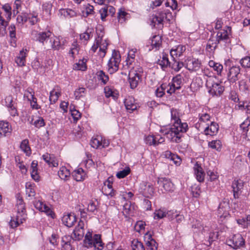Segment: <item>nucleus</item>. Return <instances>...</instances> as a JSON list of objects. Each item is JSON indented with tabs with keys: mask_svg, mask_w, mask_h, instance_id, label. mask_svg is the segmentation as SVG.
<instances>
[{
	"mask_svg": "<svg viewBox=\"0 0 250 250\" xmlns=\"http://www.w3.org/2000/svg\"><path fill=\"white\" fill-rule=\"evenodd\" d=\"M171 122L173 124L171 130L167 133V137L172 142L176 143L181 141V138L184 133L186 132L188 128L187 123H182L179 118L178 113L175 109L171 110Z\"/></svg>",
	"mask_w": 250,
	"mask_h": 250,
	"instance_id": "1",
	"label": "nucleus"
},
{
	"mask_svg": "<svg viewBox=\"0 0 250 250\" xmlns=\"http://www.w3.org/2000/svg\"><path fill=\"white\" fill-rule=\"evenodd\" d=\"M34 39L42 43V45L51 47H59L60 45L58 39H54L50 31L37 32Z\"/></svg>",
	"mask_w": 250,
	"mask_h": 250,
	"instance_id": "2",
	"label": "nucleus"
},
{
	"mask_svg": "<svg viewBox=\"0 0 250 250\" xmlns=\"http://www.w3.org/2000/svg\"><path fill=\"white\" fill-rule=\"evenodd\" d=\"M83 244L87 248H94L95 250H102L104 244L101 240L99 234H93L91 232L88 231L84 237Z\"/></svg>",
	"mask_w": 250,
	"mask_h": 250,
	"instance_id": "3",
	"label": "nucleus"
},
{
	"mask_svg": "<svg viewBox=\"0 0 250 250\" xmlns=\"http://www.w3.org/2000/svg\"><path fill=\"white\" fill-rule=\"evenodd\" d=\"M121 60V55L119 51L115 49L113 50L112 57L107 63L108 71L110 74L114 73L118 71Z\"/></svg>",
	"mask_w": 250,
	"mask_h": 250,
	"instance_id": "4",
	"label": "nucleus"
},
{
	"mask_svg": "<svg viewBox=\"0 0 250 250\" xmlns=\"http://www.w3.org/2000/svg\"><path fill=\"white\" fill-rule=\"evenodd\" d=\"M172 18V14L167 10L159 11L155 16H152L151 24L154 26L157 24L160 25L159 27H163V22L165 19L167 21H170Z\"/></svg>",
	"mask_w": 250,
	"mask_h": 250,
	"instance_id": "5",
	"label": "nucleus"
},
{
	"mask_svg": "<svg viewBox=\"0 0 250 250\" xmlns=\"http://www.w3.org/2000/svg\"><path fill=\"white\" fill-rule=\"evenodd\" d=\"M207 86L209 88V93L212 96H220L224 91L222 82H215L213 80H209L207 82Z\"/></svg>",
	"mask_w": 250,
	"mask_h": 250,
	"instance_id": "6",
	"label": "nucleus"
},
{
	"mask_svg": "<svg viewBox=\"0 0 250 250\" xmlns=\"http://www.w3.org/2000/svg\"><path fill=\"white\" fill-rule=\"evenodd\" d=\"M229 202L227 201H223L221 202L218 207L217 213L218 217L219 218L220 221L224 223L226 219L229 217Z\"/></svg>",
	"mask_w": 250,
	"mask_h": 250,
	"instance_id": "7",
	"label": "nucleus"
},
{
	"mask_svg": "<svg viewBox=\"0 0 250 250\" xmlns=\"http://www.w3.org/2000/svg\"><path fill=\"white\" fill-rule=\"evenodd\" d=\"M228 245L234 249H238L245 246V241L240 234H236L227 241Z\"/></svg>",
	"mask_w": 250,
	"mask_h": 250,
	"instance_id": "8",
	"label": "nucleus"
},
{
	"mask_svg": "<svg viewBox=\"0 0 250 250\" xmlns=\"http://www.w3.org/2000/svg\"><path fill=\"white\" fill-rule=\"evenodd\" d=\"M143 69L142 68H138V71H133L129 73V82L131 88L134 89L136 88L139 82L140 81Z\"/></svg>",
	"mask_w": 250,
	"mask_h": 250,
	"instance_id": "9",
	"label": "nucleus"
},
{
	"mask_svg": "<svg viewBox=\"0 0 250 250\" xmlns=\"http://www.w3.org/2000/svg\"><path fill=\"white\" fill-rule=\"evenodd\" d=\"M138 190L140 194L146 197H149L154 193V188L152 185L146 182L140 183Z\"/></svg>",
	"mask_w": 250,
	"mask_h": 250,
	"instance_id": "10",
	"label": "nucleus"
},
{
	"mask_svg": "<svg viewBox=\"0 0 250 250\" xmlns=\"http://www.w3.org/2000/svg\"><path fill=\"white\" fill-rule=\"evenodd\" d=\"M5 104L7 107L10 114L12 116L18 115V113L16 107V103L14 100L12 96L9 95L6 97L5 99Z\"/></svg>",
	"mask_w": 250,
	"mask_h": 250,
	"instance_id": "11",
	"label": "nucleus"
},
{
	"mask_svg": "<svg viewBox=\"0 0 250 250\" xmlns=\"http://www.w3.org/2000/svg\"><path fill=\"white\" fill-rule=\"evenodd\" d=\"M186 68L190 71H196L200 69L201 62L198 59L188 58L185 61Z\"/></svg>",
	"mask_w": 250,
	"mask_h": 250,
	"instance_id": "12",
	"label": "nucleus"
},
{
	"mask_svg": "<svg viewBox=\"0 0 250 250\" xmlns=\"http://www.w3.org/2000/svg\"><path fill=\"white\" fill-rule=\"evenodd\" d=\"M109 144V141L104 139L101 136H97L96 137L93 138L90 142L91 146L96 149L107 146Z\"/></svg>",
	"mask_w": 250,
	"mask_h": 250,
	"instance_id": "13",
	"label": "nucleus"
},
{
	"mask_svg": "<svg viewBox=\"0 0 250 250\" xmlns=\"http://www.w3.org/2000/svg\"><path fill=\"white\" fill-rule=\"evenodd\" d=\"M103 193L107 196L113 197L116 194V191L112 188V179L108 178L104 182L102 188Z\"/></svg>",
	"mask_w": 250,
	"mask_h": 250,
	"instance_id": "14",
	"label": "nucleus"
},
{
	"mask_svg": "<svg viewBox=\"0 0 250 250\" xmlns=\"http://www.w3.org/2000/svg\"><path fill=\"white\" fill-rule=\"evenodd\" d=\"M157 183L160 186L163 187L164 190L166 191L171 192L174 189L173 184L170 179L166 178H158Z\"/></svg>",
	"mask_w": 250,
	"mask_h": 250,
	"instance_id": "15",
	"label": "nucleus"
},
{
	"mask_svg": "<svg viewBox=\"0 0 250 250\" xmlns=\"http://www.w3.org/2000/svg\"><path fill=\"white\" fill-rule=\"evenodd\" d=\"M35 207L39 210L45 212L48 216L53 218V213L50 208L46 204L40 200L36 201L34 203Z\"/></svg>",
	"mask_w": 250,
	"mask_h": 250,
	"instance_id": "16",
	"label": "nucleus"
},
{
	"mask_svg": "<svg viewBox=\"0 0 250 250\" xmlns=\"http://www.w3.org/2000/svg\"><path fill=\"white\" fill-rule=\"evenodd\" d=\"M84 223L82 221H80L78 226L75 228L73 231V238L75 241L76 240H81L84 235Z\"/></svg>",
	"mask_w": 250,
	"mask_h": 250,
	"instance_id": "17",
	"label": "nucleus"
},
{
	"mask_svg": "<svg viewBox=\"0 0 250 250\" xmlns=\"http://www.w3.org/2000/svg\"><path fill=\"white\" fill-rule=\"evenodd\" d=\"M62 250H72L73 244L75 243L72 236L65 235L62 237Z\"/></svg>",
	"mask_w": 250,
	"mask_h": 250,
	"instance_id": "18",
	"label": "nucleus"
},
{
	"mask_svg": "<svg viewBox=\"0 0 250 250\" xmlns=\"http://www.w3.org/2000/svg\"><path fill=\"white\" fill-rule=\"evenodd\" d=\"M193 170L197 180L199 182H203L205 179V173L201 165L196 162L193 167Z\"/></svg>",
	"mask_w": 250,
	"mask_h": 250,
	"instance_id": "19",
	"label": "nucleus"
},
{
	"mask_svg": "<svg viewBox=\"0 0 250 250\" xmlns=\"http://www.w3.org/2000/svg\"><path fill=\"white\" fill-rule=\"evenodd\" d=\"M240 68L239 66H234L231 67L229 70L228 75L229 80L231 83H234L239 79L238 76L240 74Z\"/></svg>",
	"mask_w": 250,
	"mask_h": 250,
	"instance_id": "20",
	"label": "nucleus"
},
{
	"mask_svg": "<svg viewBox=\"0 0 250 250\" xmlns=\"http://www.w3.org/2000/svg\"><path fill=\"white\" fill-rule=\"evenodd\" d=\"M244 187V182L241 180H234L232 184L233 196L235 198H238Z\"/></svg>",
	"mask_w": 250,
	"mask_h": 250,
	"instance_id": "21",
	"label": "nucleus"
},
{
	"mask_svg": "<svg viewBox=\"0 0 250 250\" xmlns=\"http://www.w3.org/2000/svg\"><path fill=\"white\" fill-rule=\"evenodd\" d=\"M26 217V214H18L16 217H13L9 222V225L10 227L13 228H16L20 224L23 223V222L25 220V218Z\"/></svg>",
	"mask_w": 250,
	"mask_h": 250,
	"instance_id": "22",
	"label": "nucleus"
},
{
	"mask_svg": "<svg viewBox=\"0 0 250 250\" xmlns=\"http://www.w3.org/2000/svg\"><path fill=\"white\" fill-rule=\"evenodd\" d=\"M11 131V126L9 123L0 121V137L9 135Z\"/></svg>",
	"mask_w": 250,
	"mask_h": 250,
	"instance_id": "23",
	"label": "nucleus"
},
{
	"mask_svg": "<svg viewBox=\"0 0 250 250\" xmlns=\"http://www.w3.org/2000/svg\"><path fill=\"white\" fill-rule=\"evenodd\" d=\"M199 121L198 123L196 124V126L197 127H200L201 125H202L204 124H206L207 125L209 124V123L211 122V116L210 115L204 111H202L201 113H199L198 115Z\"/></svg>",
	"mask_w": 250,
	"mask_h": 250,
	"instance_id": "24",
	"label": "nucleus"
},
{
	"mask_svg": "<svg viewBox=\"0 0 250 250\" xmlns=\"http://www.w3.org/2000/svg\"><path fill=\"white\" fill-rule=\"evenodd\" d=\"M210 123V125H208V126L205 128L204 132L206 135H209L212 136L216 134L218 132L219 125L214 122L211 121Z\"/></svg>",
	"mask_w": 250,
	"mask_h": 250,
	"instance_id": "25",
	"label": "nucleus"
},
{
	"mask_svg": "<svg viewBox=\"0 0 250 250\" xmlns=\"http://www.w3.org/2000/svg\"><path fill=\"white\" fill-rule=\"evenodd\" d=\"M125 105L127 110L129 112H132L137 108V105L135 103V99L132 97H128L124 101Z\"/></svg>",
	"mask_w": 250,
	"mask_h": 250,
	"instance_id": "26",
	"label": "nucleus"
},
{
	"mask_svg": "<svg viewBox=\"0 0 250 250\" xmlns=\"http://www.w3.org/2000/svg\"><path fill=\"white\" fill-rule=\"evenodd\" d=\"M28 50L26 48L22 49L20 51L19 54L15 59V62L19 66H23L25 64V58L26 57Z\"/></svg>",
	"mask_w": 250,
	"mask_h": 250,
	"instance_id": "27",
	"label": "nucleus"
},
{
	"mask_svg": "<svg viewBox=\"0 0 250 250\" xmlns=\"http://www.w3.org/2000/svg\"><path fill=\"white\" fill-rule=\"evenodd\" d=\"M63 224L68 227H72L76 222V216L74 214H67L64 215L62 218Z\"/></svg>",
	"mask_w": 250,
	"mask_h": 250,
	"instance_id": "28",
	"label": "nucleus"
},
{
	"mask_svg": "<svg viewBox=\"0 0 250 250\" xmlns=\"http://www.w3.org/2000/svg\"><path fill=\"white\" fill-rule=\"evenodd\" d=\"M42 158L50 167H56L58 166V162L53 155L46 153L42 156Z\"/></svg>",
	"mask_w": 250,
	"mask_h": 250,
	"instance_id": "29",
	"label": "nucleus"
},
{
	"mask_svg": "<svg viewBox=\"0 0 250 250\" xmlns=\"http://www.w3.org/2000/svg\"><path fill=\"white\" fill-rule=\"evenodd\" d=\"M17 213L22 215L25 214V208L24 203L22 197L20 194L16 195Z\"/></svg>",
	"mask_w": 250,
	"mask_h": 250,
	"instance_id": "30",
	"label": "nucleus"
},
{
	"mask_svg": "<svg viewBox=\"0 0 250 250\" xmlns=\"http://www.w3.org/2000/svg\"><path fill=\"white\" fill-rule=\"evenodd\" d=\"M72 175L76 181L79 182L85 179L86 173L82 168L80 167L74 170Z\"/></svg>",
	"mask_w": 250,
	"mask_h": 250,
	"instance_id": "31",
	"label": "nucleus"
},
{
	"mask_svg": "<svg viewBox=\"0 0 250 250\" xmlns=\"http://www.w3.org/2000/svg\"><path fill=\"white\" fill-rule=\"evenodd\" d=\"M164 155L167 159L172 161L176 166H179L181 163V159L177 155L172 153L171 151L167 150L164 152Z\"/></svg>",
	"mask_w": 250,
	"mask_h": 250,
	"instance_id": "32",
	"label": "nucleus"
},
{
	"mask_svg": "<svg viewBox=\"0 0 250 250\" xmlns=\"http://www.w3.org/2000/svg\"><path fill=\"white\" fill-rule=\"evenodd\" d=\"M192 228L195 229H197L196 232H199L202 233L205 232L207 230H208V228L206 226H204V225L200 220H194L192 222Z\"/></svg>",
	"mask_w": 250,
	"mask_h": 250,
	"instance_id": "33",
	"label": "nucleus"
},
{
	"mask_svg": "<svg viewBox=\"0 0 250 250\" xmlns=\"http://www.w3.org/2000/svg\"><path fill=\"white\" fill-rule=\"evenodd\" d=\"M159 64L161 68L165 70L167 66H170V62L168 59V55L166 52H163L160 59L158 61Z\"/></svg>",
	"mask_w": 250,
	"mask_h": 250,
	"instance_id": "34",
	"label": "nucleus"
},
{
	"mask_svg": "<svg viewBox=\"0 0 250 250\" xmlns=\"http://www.w3.org/2000/svg\"><path fill=\"white\" fill-rule=\"evenodd\" d=\"M134 206L130 201H127L123 206V213L125 217L133 213Z\"/></svg>",
	"mask_w": 250,
	"mask_h": 250,
	"instance_id": "35",
	"label": "nucleus"
},
{
	"mask_svg": "<svg viewBox=\"0 0 250 250\" xmlns=\"http://www.w3.org/2000/svg\"><path fill=\"white\" fill-rule=\"evenodd\" d=\"M86 62L87 60L85 59L80 60L78 62L74 64L73 67V69L76 70L85 71L87 69Z\"/></svg>",
	"mask_w": 250,
	"mask_h": 250,
	"instance_id": "36",
	"label": "nucleus"
},
{
	"mask_svg": "<svg viewBox=\"0 0 250 250\" xmlns=\"http://www.w3.org/2000/svg\"><path fill=\"white\" fill-rule=\"evenodd\" d=\"M59 176L62 180H67L70 176V171L65 167H62L58 172Z\"/></svg>",
	"mask_w": 250,
	"mask_h": 250,
	"instance_id": "37",
	"label": "nucleus"
},
{
	"mask_svg": "<svg viewBox=\"0 0 250 250\" xmlns=\"http://www.w3.org/2000/svg\"><path fill=\"white\" fill-rule=\"evenodd\" d=\"M104 92L106 98L112 97L114 99H116L118 98V94L110 86H105L104 88Z\"/></svg>",
	"mask_w": 250,
	"mask_h": 250,
	"instance_id": "38",
	"label": "nucleus"
},
{
	"mask_svg": "<svg viewBox=\"0 0 250 250\" xmlns=\"http://www.w3.org/2000/svg\"><path fill=\"white\" fill-rule=\"evenodd\" d=\"M208 146L212 149L220 151L222 147V143L219 140H213L208 142Z\"/></svg>",
	"mask_w": 250,
	"mask_h": 250,
	"instance_id": "39",
	"label": "nucleus"
},
{
	"mask_svg": "<svg viewBox=\"0 0 250 250\" xmlns=\"http://www.w3.org/2000/svg\"><path fill=\"white\" fill-rule=\"evenodd\" d=\"M20 148L27 155L31 154V149L29 146V141L27 139H24L21 142Z\"/></svg>",
	"mask_w": 250,
	"mask_h": 250,
	"instance_id": "40",
	"label": "nucleus"
},
{
	"mask_svg": "<svg viewBox=\"0 0 250 250\" xmlns=\"http://www.w3.org/2000/svg\"><path fill=\"white\" fill-rule=\"evenodd\" d=\"M92 37L91 31L90 29H87L85 32L82 33L80 35V39L82 42L83 43V45L85 44V42L90 39Z\"/></svg>",
	"mask_w": 250,
	"mask_h": 250,
	"instance_id": "41",
	"label": "nucleus"
},
{
	"mask_svg": "<svg viewBox=\"0 0 250 250\" xmlns=\"http://www.w3.org/2000/svg\"><path fill=\"white\" fill-rule=\"evenodd\" d=\"M97 75L98 79L99 81H101L104 84L106 83L108 81L109 77L107 75H106L103 70H100L97 72Z\"/></svg>",
	"mask_w": 250,
	"mask_h": 250,
	"instance_id": "42",
	"label": "nucleus"
},
{
	"mask_svg": "<svg viewBox=\"0 0 250 250\" xmlns=\"http://www.w3.org/2000/svg\"><path fill=\"white\" fill-rule=\"evenodd\" d=\"M61 94L60 92L55 91V89L52 90L50 92L49 100L51 104H54L58 99Z\"/></svg>",
	"mask_w": 250,
	"mask_h": 250,
	"instance_id": "43",
	"label": "nucleus"
},
{
	"mask_svg": "<svg viewBox=\"0 0 250 250\" xmlns=\"http://www.w3.org/2000/svg\"><path fill=\"white\" fill-rule=\"evenodd\" d=\"M185 51V49L183 48H175L170 50V54L172 58H174V56L180 57Z\"/></svg>",
	"mask_w": 250,
	"mask_h": 250,
	"instance_id": "44",
	"label": "nucleus"
},
{
	"mask_svg": "<svg viewBox=\"0 0 250 250\" xmlns=\"http://www.w3.org/2000/svg\"><path fill=\"white\" fill-rule=\"evenodd\" d=\"M218 42H220L221 41L227 40L228 39V33L227 30H222L219 31L217 34Z\"/></svg>",
	"mask_w": 250,
	"mask_h": 250,
	"instance_id": "45",
	"label": "nucleus"
},
{
	"mask_svg": "<svg viewBox=\"0 0 250 250\" xmlns=\"http://www.w3.org/2000/svg\"><path fill=\"white\" fill-rule=\"evenodd\" d=\"M154 218L155 219H162L167 216V212L164 209L156 210L154 213Z\"/></svg>",
	"mask_w": 250,
	"mask_h": 250,
	"instance_id": "46",
	"label": "nucleus"
},
{
	"mask_svg": "<svg viewBox=\"0 0 250 250\" xmlns=\"http://www.w3.org/2000/svg\"><path fill=\"white\" fill-rule=\"evenodd\" d=\"M183 77L181 74L177 75L172 79V83L176 85V88H180L182 83Z\"/></svg>",
	"mask_w": 250,
	"mask_h": 250,
	"instance_id": "47",
	"label": "nucleus"
},
{
	"mask_svg": "<svg viewBox=\"0 0 250 250\" xmlns=\"http://www.w3.org/2000/svg\"><path fill=\"white\" fill-rule=\"evenodd\" d=\"M132 250H146L142 243L134 240L132 243Z\"/></svg>",
	"mask_w": 250,
	"mask_h": 250,
	"instance_id": "48",
	"label": "nucleus"
},
{
	"mask_svg": "<svg viewBox=\"0 0 250 250\" xmlns=\"http://www.w3.org/2000/svg\"><path fill=\"white\" fill-rule=\"evenodd\" d=\"M72 109V106L70 105L69 110L71 113V116L73 117L74 121L75 122H77L81 117V114L78 110H77L76 109Z\"/></svg>",
	"mask_w": 250,
	"mask_h": 250,
	"instance_id": "49",
	"label": "nucleus"
},
{
	"mask_svg": "<svg viewBox=\"0 0 250 250\" xmlns=\"http://www.w3.org/2000/svg\"><path fill=\"white\" fill-rule=\"evenodd\" d=\"M146 250H157L158 244L154 239H151L149 242H146Z\"/></svg>",
	"mask_w": 250,
	"mask_h": 250,
	"instance_id": "50",
	"label": "nucleus"
},
{
	"mask_svg": "<svg viewBox=\"0 0 250 250\" xmlns=\"http://www.w3.org/2000/svg\"><path fill=\"white\" fill-rule=\"evenodd\" d=\"M130 172V168L129 167H126L125 169L118 172L116 174V176L119 179L123 178L128 175Z\"/></svg>",
	"mask_w": 250,
	"mask_h": 250,
	"instance_id": "51",
	"label": "nucleus"
},
{
	"mask_svg": "<svg viewBox=\"0 0 250 250\" xmlns=\"http://www.w3.org/2000/svg\"><path fill=\"white\" fill-rule=\"evenodd\" d=\"M156 139H157V137L152 135H148L145 138V141L146 144H148L149 146H156Z\"/></svg>",
	"mask_w": 250,
	"mask_h": 250,
	"instance_id": "52",
	"label": "nucleus"
},
{
	"mask_svg": "<svg viewBox=\"0 0 250 250\" xmlns=\"http://www.w3.org/2000/svg\"><path fill=\"white\" fill-rule=\"evenodd\" d=\"M85 88L84 87H80L77 89L74 92V95L76 99H79L81 97H83L85 95Z\"/></svg>",
	"mask_w": 250,
	"mask_h": 250,
	"instance_id": "53",
	"label": "nucleus"
},
{
	"mask_svg": "<svg viewBox=\"0 0 250 250\" xmlns=\"http://www.w3.org/2000/svg\"><path fill=\"white\" fill-rule=\"evenodd\" d=\"M27 20L28 17L26 13H22L21 15H19L17 17V22L21 25L25 23Z\"/></svg>",
	"mask_w": 250,
	"mask_h": 250,
	"instance_id": "54",
	"label": "nucleus"
},
{
	"mask_svg": "<svg viewBox=\"0 0 250 250\" xmlns=\"http://www.w3.org/2000/svg\"><path fill=\"white\" fill-rule=\"evenodd\" d=\"M26 193L29 197H32L35 195V190L31 184L26 185Z\"/></svg>",
	"mask_w": 250,
	"mask_h": 250,
	"instance_id": "55",
	"label": "nucleus"
},
{
	"mask_svg": "<svg viewBox=\"0 0 250 250\" xmlns=\"http://www.w3.org/2000/svg\"><path fill=\"white\" fill-rule=\"evenodd\" d=\"M184 64L182 62L175 61L171 65V68L175 71L178 72L184 66Z\"/></svg>",
	"mask_w": 250,
	"mask_h": 250,
	"instance_id": "56",
	"label": "nucleus"
},
{
	"mask_svg": "<svg viewBox=\"0 0 250 250\" xmlns=\"http://www.w3.org/2000/svg\"><path fill=\"white\" fill-rule=\"evenodd\" d=\"M99 12L101 15V19L102 21H104L105 18L108 15V5H105L100 9Z\"/></svg>",
	"mask_w": 250,
	"mask_h": 250,
	"instance_id": "57",
	"label": "nucleus"
},
{
	"mask_svg": "<svg viewBox=\"0 0 250 250\" xmlns=\"http://www.w3.org/2000/svg\"><path fill=\"white\" fill-rule=\"evenodd\" d=\"M146 226L145 222L143 221H139L136 222L134 228L136 231L140 232L142 230L145 229Z\"/></svg>",
	"mask_w": 250,
	"mask_h": 250,
	"instance_id": "58",
	"label": "nucleus"
},
{
	"mask_svg": "<svg viewBox=\"0 0 250 250\" xmlns=\"http://www.w3.org/2000/svg\"><path fill=\"white\" fill-rule=\"evenodd\" d=\"M137 52L136 48H132L128 51L127 61H129L131 63L132 61L134 59L135 53Z\"/></svg>",
	"mask_w": 250,
	"mask_h": 250,
	"instance_id": "59",
	"label": "nucleus"
},
{
	"mask_svg": "<svg viewBox=\"0 0 250 250\" xmlns=\"http://www.w3.org/2000/svg\"><path fill=\"white\" fill-rule=\"evenodd\" d=\"M34 94L35 93L32 88H28L24 93V97L26 98L27 100L29 101L35 96Z\"/></svg>",
	"mask_w": 250,
	"mask_h": 250,
	"instance_id": "60",
	"label": "nucleus"
},
{
	"mask_svg": "<svg viewBox=\"0 0 250 250\" xmlns=\"http://www.w3.org/2000/svg\"><path fill=\"white\" fill-rule=\"evenodd\" d=\"M240 63L244 67H250V57L246 56L240 60Z\"/></svg>",
	"mask_w": 250,
	"mask_h": 250,
	"instance_id": "61",
	"label": "nucleus"
},
{
	"mask_svg": "<svg viewBox=\"0 0 250 250\" xmlns=\"http://www.w3.org/2000/svg\"><path fill=\"white\" fill-rule=\"evenodd\" d=\"M161 38L159 36H154L151 40L152 47H159L161 45L160 42Z\"/></svg>",
	"mask_w": 250,
	"mask_h": 250,
	"instance_id": "62",
	"label": "nucleus"
},
{
	"mask_svg": "<svg viewBox=\"0 0 250 250\" xmlns=\"http://www.w3.org/2000/svg\"><path fill=\"white\" fill-rule=\"evenodd\" d=\"M33 125L37 128L43 126L45 125V122L43 119L42 117H39L37 120H36Z\"/></svg>",
	"mask_w": 250,
	"mask_h": 250,
	"instance_id": "63",
	"label": "nucleus"
},
{
	"mask_svg": "<svg viewBox=\"0 0 250 250\" xmlns=\"http://www.w3.org/2000/svg\"><path fill=\"white\" fill-rule=\"evenodd\" d=\"M2 9L6 13V16L7 19H10L11 16V7L8 4L3 5Z\"/></svg>",
	"mask_w": 250,
	"mask_h": 250,
	"instance_id": "64",
	"label": "nucleus"
}]
</instances>
